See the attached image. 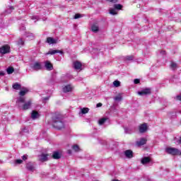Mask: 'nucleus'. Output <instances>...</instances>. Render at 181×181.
I'll return each mask as SVG.
<instances>
[{
    "label": "nucleus",
    "instance_id": "38",
    "mask_svg": "<svg viewBox=\"0 0 181 181\" xmlns=\"http://www.w3.org/2000/svg\"><path fill=\"white\" fill-rule=\"evenodd\" d=\"M107 2H110L111 4H117L118 0H106Z\"/></svg>",
    "mask_w": 181,
    "mask_h": 181
},
{
    "label": "nucleus",
    "instance_id": "43",
    "mask_svg": "<svg viewBox=\"0 0 181 181\" xmlns=\"http://www.w3.org/2000/svg\"><path fill=\"white\" fill-rule=\"evenodd\" d=\"M97 108H99V107H103V103H99L96 105Z\"/></svg>",
    "mask_w": 181,
    "mask_h": 181
},
{
    "label": "nucleus",
    "instance_id": "2",
    "mask_svg": "<svg viewBox=\"0 0 181 181\" xmlns=\"http://www.w3.org/2000/svg\"><path fill=\"white\" fill-rule=\"evenodd\" d=\"M121 9H122V5L116 3L113 5V8L109 9V13L113 16L118 15V11H121Z\"/></svg>",
    "mask_w": 181,
    "mask_h": 181
},
{
    "label": "nucleus",
    "instance_id": "18",
    "mask_svg": "<svg viewBox=\"0 0 181 181\" xmlns=\"http://www.w3.org/2000/svg\"><path fill=\"white\" fill-rule=\"evenodd\" d=\"M40 117V115H39V112H37L36 110H33L31 112V118L32 119H37Z\"/></svg>",
    "mask_w": 181,
    "mask_h": 181
},
{
    "label": "nucleus",
    "instance_id": "50",
    "mask_svg": "<svg viewBox=\"0 0 181 181\" xmlns=\"http://www.w3.org/2000/svg\"><path fill=\"white\" fill-rule=\"evenodd\" d=\"M32 19H37V17L35 16V17H33Z\"/></svg>",
    "mask_w": 181,
    "mask_h": 181
},
{
    "label": "nucleus",
    "instance_id": "8",
    "mask_svg": "<svg viewBox=\"0 0 181 181\" xmlns=\"http://www.w3.org/2000/svg\"><path fill=\"white\" fill-rule=\"evenodd\" d=\"M139 131L141 134H144V133L146 132V131H148V124L146 123L141 124L139 126Z\"/></svg>",
    "mask_w": 181,
    "mask_h": 181
},
{
    "label": "nucleus",
    "instance_id": "20",
    "mask_svg": "<svg viewBox=\"0 0 181 181\" xmlns=\"http://www.w3.org/2000/svg\"><path fill=\"white\" fill-rule=\"evenodd\" d=\"M26 168L28 170H30V172H33L35 170V164H33V163H28L26 165Z\"/></svg>",
    "mask_w": 181,
    "mask_h": 181
},
{
    "label": "nucleus",
    "instance_id": "42",
    "mask_svg": "<svg viewBox=\"0 0 181 181\" xmlns=\"http://www.w3.org/2000/svg\"><path fill=\"white\" fill-rule=\"evenodd\" d=\"M22 159H23V160H26V159H28V155L23 156Z\"/></svg>",
    "mask_w": 181,
    "mask_h": 181
},
{
    "label": "nucleus",
    "instance_id": "32",
    "mask_svg": "<svg viewBox=\"0 0 181 181\" xmlns=\"http://www.w3.org/2000/svg\"><path fill=\"white\" fill-rule=\"evenodd\" d=\"M17 45L18 46H23V45H25V41L23 40V39L20 38L17 42Z\"/></svg>",
    "mask_w": 181,
    "mask_h": 181
},
{
    "label": "nucleus",
    "instance_id": "36",
    "mask_svg": "<svg viewBox=\"0 0 181 181\" xmlns=\"http://www.w3.org/2000/svg\"><path fill=\"white\" fill-rule=\"evenodd\" d=\"M126 60H128V61L134 60V56L131 55V56L126 57Z\"/></svg>",
    "mask_w": 181,
    "mask_h": 181
},
{
    "label": "nucleus",
    "instance_id": "22",
    "mask_svg": "<svg viewBox=\"0 0 181 181\" xmlns=\"http://www.w3.org/2000/svg\"><path fill=\"white\" fill-rule=\"evenodd\" d=\"M81 62L78 61L74 62V68L75 70H80V69H81Z\"/></svg>",
    "mask_w": 181,
    "mask_h": 181
},
{
    "label": "nucleus",
    "instance_id": "19",
    "mask_svg": "<svg viewBox=\"0 0 181 181\" xmlns=\"http://www.w3.org/2000/svg\"><path fill=\"white\" fill-rule=\"evenodd\" d=\"M47 43L49 45H56V43H57V40L49 37L47 38Z\"/></svg>",
    "mask_w": 181,
    "mask_h": 181
},
{
    "label": "nucleus",
    "instance_id": "27",
    "mask_svg": "<svg viewBox=\"0 0 181 181\" xmlns=\"http://www.w3.org/2000/svg\"><path fill=\"white\" fill-rule=\"evenodd\" d=\"M170 66V69H172V70H176L177 69V64L172 62Z\"/></svg>",
    "mask_w": 181,
    "mask_h": 181
},
{
    "label": "nucleus",
    "instance_id": "26",
    "mask_svg": "<svg viewBox=\"0 0 181 181\" xmlns=\"http://www.w3.org/2000/svg\"><path fill=\"white\" fill-rule=\"evenodd\" d=\"M52 158L54 159H60V153L57 151L53 153Z\"/></svg>",
    "mask_w": 181,
    "mask_h": 181
},
{
    "label": "nucleus",
    "instance_id": "15",
    "mask_svg": "<svg viewBox=\"0 0 181 181\" xmlns=\"http://www.w3.org/2000/svg\"><path fill=\"white\" fill-rule=\"evenodd\" d=\"M30 105H32V100H28L23 104L22 109L24 110H29V108H30Z\"/></svg>",
    "mask_w": 181,
    "mask_h": 181
},
{
    "label": "nucleus",
    "instance_id": "6",
    "mask_svg": "<svg viewBox=\"0 0 181 181\" xmlns=\"http://www.w3.org/2000/svg\"><path fill=\"white\" fill-rule=\"evenodd\" d=\"M152 93L151 88H146L138 92L139 95H148Z\"/></svg>",
    "mask_w": 181,
    "mask_h": 181
},
{
    "label": "nucleus",
    "instance_id": "21",
    "mask_svg": "<svg viewBox=\"0 0 181 181\" xmlns=\"http://www.w3.org/2000/svg\"><path fill=\"white\" fill-rule=\"evenodd\" d=\"M152 160L149 157H144L141 159V163L142 165H146V163H151Z\"/></svg>",
    "mask_w": 181,
    "mask_h": 181
},
{
    "label": "nucleus",
    "instance_id": "46",
    "mask_svg": "<svg viewBox=\"0 0 181 181\" xmlns=\"http://www.w3.org/2000/svg\"><path fill=\"white\" fill-rule=\"evenodd\" d=\"M49 100V97L44 98V101H47Z\"/></svg>",
    "mask_w": 181,
    "mask_h": 181
},
{
    "label": "nucleus",
    "instance_id": "39",
    "mask_svg": "<svg viewBox=\"0 0 181 181\" xmlns=\"http://www.w3.org/2000/svg\"><path fill=\"white\" fill-rule=\"evenodd\" d=\"M134 84H139L141 83V81L139 78H136L134 81Z\"/></svg>",
    "mask_w": 181,
    "mask_h": 181
},
{
    "label": "nucleus",
    "instance_id": "5",
    "mask_svg": "<svg viewBox=\"0 0 181 181\" xmlns=\"http://www.w3.org/2000/svg\"><path fill=\"white\" fill-rule=\"evenodd\" d=\"M10 52H11V47H9V45H6L0 47L1 54H7V53H10Z\"/></svg>",
    "mask_w": 181,
    "mask_h": 181
},
{
    "label": "nucleus",
    "instance_id": "31",
    "mask_svg": "<svg viewBox=\"0 0 181 181\" xmlns=\"http://www.w3.org/2000/svg\"><path fill=\"white\" fill-rule=\"evenodd\" d=\"M115 101H122V95L121 94L117 95L114 98Z\"/></svg>",
    "mask_w": 181,
    "mask_h": 181
},
{
    "label": "nucleus",
    "instance_id": "23",
    "mask_svg": "<svg viewBox=\"0 0 181 181\" xmlns=\"http://www.w3.org/2000/svg\"><path fill=\"white\" fill-rule=\"evenodd\" d=\"M91 30H92V32L97 33V32H98V30H100V28H98V25H97V24L92 25Z\"/></svg>",
    "mask_w": 181,
    "mask_h": 181
},
{
    "label": "nucleus",
    "instance_id": "3",
    "mask_svg": "<svg viewBox=\"0 0 181 181\" xmlns=\"http://www.w3.org/2000/svg\"><path fill=\"white\" fill-rule=\"evenodd\" d=\"M28 89L25 88L24 90L20 91L19 95H21L16 101V104H20V103H25V97L23 95H25L26 93H28Z\"/></svg>",
    "mask_w": 181,
    "mask_h": 181
},
{
    "label": "nucleus",
    "instance_id": "11",
    "mask_svg": "<svg viewBox=\"0 0 181 181\" xmlns=\"http://www.w3.org/2000/svg\"><path fill=\"white\" fill-rule=\"evenodd\" d=\"M124 156L128 159H131V158H134V152H132V150H127L124 151Z\"/></svg>",
    "mask_w": 181,
    "mask_h": 181
},
{
    "label": "nucleus",
    "instance_id": "7",
    "mask_svg": "<svg viewBox=\"0 0 181 181\" xmlns=\"http://www.w3.org/2000/svg\"><path fill=\"white\" fill-rule=\"evenodd\" d=\"M30 67L35 71H37V70H42V65L39 62H35Z\"/></svg>",
    "mask_w": 181,
    "mask_h": 181
},
{
    "label": "nucleus",
    "instance_id": "13",
    "mask_svg": "<svg viewBox=\"0 0 181 181\" xmlns=\"http://www.w3.org/2000/svg\"><path fill=\"white\" fill-rule=\"evenodd\" d=\"M25 37H26L28 39V40H33V39H35V34L32 33H25L24 34Z\"/></svg>",
    "mask_w": 181,
    "mask_h": 181
},
{
    "label": "nucleus",
    "instance_id": "24",
    "mask_svg": "<svg viewBox=\"0 0 181 181\" xmlns=\"http://www.w3.org/2000/svg\"><path fill=\"white\" fill-rule=\"evenodd\" d=\"M90 111V109L88 107H83L81 109V112H79V115H81V114H87Z\"/></svg>",
    "mask_w": 181,
    "mask_h": 181
},
{
    "label": "nucleus",
    "instance_id": "47",
    "mask_svg": "<svg viewBox=\"0 0 181 181\" xmlns=\"http://www.w3.org/2000/svg\"><path fill=\"white\" fill-rule=\"evenodd\" d=\"M0 76H5V74L4 72H0Z\"/></svg>",
    "mask_w": 181,
    "mask_h": 181
},
{
    "label": "nucleus",
    "instance_id": "10",
    "mask_svg": "<svg viewBox=\"0 0 181 181\" xmlns=\"http://www.w3.org/2000/svg\"><path fill=\"white\" fill-rule=\"evenodd\" d=\"M63 93H71L73 91V86L71 84L66 85L62 88Z\"/></svg>",
    "mask_w": 181,
    "mask_h": 181
},
{
    "label": "nucleus",
    "instance_id": "33",
    "mask_svg": "<svg viewBox=\"0 0 181 181\" xmlns=\"http://www.w3.org/2000/svg\"><path fill=\"white\" fill-rule=\"evenodd\" d=\"M72 149L75 151V152H78L80 151V147H78V145L75 144L72 146Z\"/></svg>",
    "mask_w": 181,
    "mask_h": 181
},
{
    "label": "nucleus",
    "instance_id": "48",
    "mask_svg": "<svg viewBox=\"0 0 181 181\" xmlns=\"http://www.w3.org/2000/svg\"><path fill=\"white\" fill-rule=\"evenodd\" d=\"M10 9H11V11H13V9H15V8H13V6H11Z\"/></svg>",
    "mask_w": 181,
    "mask_h": 181
},
{
    "label": "nucleus",
    "instance_id": "4",
    "mask_svg": "<svg viewBox=\"0 0 181 181\" xmlns=\"http://www.w3.org/2000/svg\"><path fill=\"white\" fill-rule=\"evenodd\" d=\"M165 151L167 153H170V155H181V151L175 148H167Z\"/></svg>",
    "mask_w": 181,
    "mask_h": 181
},
{
    "label": "nucleus",
    "instance_id": "51",
    "mask_svg": "<svg viewBox=\"0 0 181 181\" xmlns=\"http://www.w3.org/2000/svg\"><path fill=\"white\" fill-rule=\"evenodd\" d=\"M68 153H71V150H69V151H68Z\"/></svg>",
    "mask_w": 181,
    "mask_h": 181
},
{
    "label": "nucleus",
    "instance_id": "17",
    "mask_svg": "<svg viewBox=\"0 0 181 181\" xmlns=\"http://www.w3.org/2000/svg\"><path fill=\"white\" fill-rule=\"evenodd\" d=\"M47 156H48L47 154L42 153L38 156V160L40 162H46V160H47Z\"/></svg>",
    "mask_w": 181,
    "mask_h": 181
},
{
    "label": "nucleus",
    "instance_id": "28",
    "mask_svg": "<svg viewBox=\"0 0 181 181\" xmlns=\"http://www.w3.org/2000/svg\"><path fill=\"white\" fill-rule=\"evenodd\" d=\"M13 88L14 90H21V84L18 83H16L13 85Z\"/></svg>",
    "mask_w": 181,
    "mask_h": 181
},
{
    "label": "nucleus",
    "instance_id": "34",
    "mask_svg": "<svg viewBox=\"0 0 181 181\" xmlns=\"http://www.w3.org/2000/svg\"><path fill=\"white\" fill-rule=\"evenodd\" d=\"M80 18H83V14L76 13L75 14L74 19H80Z\"/></svg>",
    "mask_w": 181,
    "mask_h": 181
},
{
    "label": "nucleus",
    "instance_id": "25",
    "mask_svg": "<svg viewBox=\"0 0 181 181\" xmlns=\"http://www.w3.org/2000/svg\"><path fill=\"white\" fill-rule=\"evenodd\" d=\"M124 132L125 134H132L134 132V129L131 127H125Z\"/></svg>",
    "mask_w": 181,
    "mask_h": 181
},
{
    "label": "nucleus",
    "instance_id": "40",
    "mask_svg": "<svg viewBox=\"0 0 181 181\" xmlns=\"http://www.w3.org/2000/svg\"><path fill=\"white\" fill-rule=\"evenodd\" d=\"M175 98L177 101H181V94L177 95Z\"/></svg>",
    "mask_w": 181,
    "mask_h": 181
},
{
    "label": "nucleus",
    "instance_id": "12",
    "mask_svg": "<svg viewBox=\"0 0 181 181\" xmlns=\"http://www.w3.org/2000/svg\"><path fill=\"white\" fill-rule=\"evenodd\" d=\"M147 139L145 138H141L139 139V141H137L136 142L137 146H142L143 145H145L147 142Z\"/></svg>",
    "mask_w": 181,
    "mask_h": 181
},
{
    "label": "nucleus",
    "instance_id": "29",
    "mask_svg": "<svg viewBox=\"0 0 181 181\" xmlns=\"http://www.w3.org/2000/svg\"><path fill=\"white\" fill-rule=\"evenodd\" d=\"M6 71H7V74H12V73H13L15 71V69H13V67L10 66V67L7 68Z\"/></svg>",
    "mask_w": 181,
    "mask_h": 181
},
{
    "label": "nucleus",
    "instance_id": "45",
    "mask_svg": "<svg viewBox=\"0 0 181 181\" xmlns=\"http://www.w3.org/2000/svg\"><path fill=\"white\" fill-rule=\"evenodd\" d=\"M177 144H181V137L179 140L177 141Z\"/></svg>",
    "mask_w": 181,
    "mask_h": 181
},
{
    "label": "nucleus",
    "instance_id": "49",
    "mask_svg": "<svg viewBox=\"0 0 181 181\" xmlns=\"http://www.w3.org/2000/svg\"><path fill=\"white\" fill-rule=\"evenodd\" d=\"M11 12L12 11H9V10L7 11V13H11Z\"/></svg>",
    "mask_w": 181,
    "mask_h": 181
},
{
    "label": "nucleus",
    "instance_id": "44",
    "mask_svg": "<svg viewBox=\"0 0 181 181\" xmlns=\"http://www.w3.org/2000/svg\"><path fill=\"white\" fill-rule=\"evenodd\" d=\"M160 54H166V52H165V51H161V52H160Z\"/></svg>",
    "mask_w": 181,
    "mask_h": 181
},
{
    "label": "nucleus",
    "instance_id": "1",
    "mask_svg": "<svg viewBox=\"0 0 181 181\" xmlns=\"http://www.w3.org/2000/svg\"><path fill=\"white\" fill-rule=\"evenodd\" d=\"M53 127L56 128V129H62V128H64V123L60 117L53 118Z\"/></svg>",
    "mask_w": 181,
    "mask_h": 181
},
{
    "label": "nucleus",
    "instance_id": "41",
    "mask_svg": "<svg viewBox=\"0 0 181 181\" xmlns=\"http://www.w3.org/2000/svg\"><path fill=\"white\" fill-rule=\"evenodd\" d=\"M22 162H23V160H16V163H18V165H21V163H22Z\"/></svg>",
    "mask_w": 181,
    "mask_h": 181
},
{
    "label": "nucleus",
    "instance_id": "9",
    "mask_svg": "<svg viewBox=\"0 0 181 181\" xmlns=\"http://www.w3.org/2000/svg\"><path fill=\"white\" fill-rule=\"evenodd\" d=\"M45 67L48 71H52V70H53V64L50 63V61L45 62Z\"/></svg>",
    "mask_w": 181,
    "mask_h": 181
},
{
    "label": "nucleus",
    "instance_id": "16",
    "mask_svg": "<svg viewBox=\"0 0 181 181\" xmlns=\"http://www.w3.org/2000/svg\"><path fill=\"white\" fill-rule=\"evenodd\" d=\"M56 53H59L60 54H63V51L59 49H49V52L46 54H56Z\"/></svg>",
    "mask_w": 181,
    "mask_h": 181
},
{
    "label": "nucleus",
    "instance_id": "30",
    "mask_svg": "<svg viewBox=\"0 0 181 181\" xmlns=\"http://www.w3.org/2000/svg\"><path fill=\"white\" fill-rule=\"evenodd\" d=\"M21 133L23 135V134H29V128L24 127L21 129Z\"/></svg>",
    "mask_w": 181,
    "mask_h": 181
},
{
    "label": "nucleus",
    "instance_id": "35",
    "mask_svg": "<svg viewBox=\"0 0 181 181\" xmlns=\"http://www.w3.org/2000/svg\"><path fill=\"white\" fill-rule=\"evenodd\" d=\"M113 85L115 86V87H119V86H121V82H119V81H115L113 82Z\"/></svg>",
    "mask_w": 181,
    "mask_h": 181
},
{
    "label": "nucleus",
    "instance_id": "37",
    "mask_svg": "<svg viewBox=\"0 0 181 181\" xmlns=\"http://www.w3.org/2000/svg\"><path fill=\"white\" fill-rule=\"evenodd\" d=\"M20 30H26V27H25V25L21 24L20 25Z\"/></svg>",
    "mask_w": 181,
    "mask_h": 181
},
{
    "label": "nucleus",
    "instance_id": "14",
    "mask_svg": "<svg viewBox=\"0 0 181 181\" xmlns=\"http://www.w3.org/2000/svg\"><path fill=\"white\" fill-rule=\"evenodd\" d=\"M105 122L110 123V118L105 117L101 118L98 121L99 125H104V124H105Z\"/></svg>",
    "mask_w": 181,
    "mask_h": 181
}]
</instances>
